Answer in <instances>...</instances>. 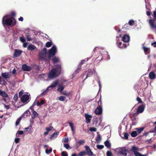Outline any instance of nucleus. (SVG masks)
Masks as SVG:
<instances>
[{
  "label": "nucleus",
  "mask_w": 156,
  "mask_h": 156,
  "mask_svg": "<svg viewBox=\"0 0 156 156\" xmlns=\"http://www.w3.org/2000/svg\"><path fill=\"white\" fill-rule=\"evenodd\" d=\"M9 16L6 15L3 17L2 23L3 26H14L16 24V20L13 17L8 18Z\"/></svg>",
  "instance_id": "obj_1"
},
{
  "label": "nucleus",
  "mask_w": 156,
  "mask_h": 156,
  "mask_svg": "<svg viewBox=\"0 0 156 156\" xmlns=\"http://www.w3.org/2000/svg\"><path fill=\"white\" fill-rule=\"evenodd\" d=\"M85 151L80 152L77 155V156H85L86 154L88 156H92L93 155V153L91 151L90 147L88 146H85Z\"/></svg>",
  "instance_id": "obj_2"
},
{
  "label": "nucleus",
  "mask_w": 156,
  "mask_h": 156,
  "mask_svg": "<svg viewBox=\"0 0 156 156\" xmlns=\"http://www.w3.org/2000/svg\"><path fill=\"white\" fill-rule=\"evenodd\" d=\"M57 52L56 48L55 46H53L49 50L48 54V58L50 59L53 57Z\"/></svg>",
  "instance_id": "obj_3"
},
{
  "label": "nucleus",
  "mask_w": 156,
  "mask_h": 156,
  "mask_svg": "<svg viewBox=\"0 0 156 156\" xmlns=\"http://www.w3.org/2000/svg\"><path fill=\"white\" fill-rule=\"evenodd\" d=\"M116 151L119 154L123 156H126L127 153L129 151L128 149L125 147H120L117 149Z\"/></svg>",
  "instance_id": "obj_4"
},
{
  "label": "nucleus",
  "mask_w": 156,
  "mask_h": 156,
  "mask_svg": "<svg viewBox=\"0 0 156 156\" xmlns=\"http://www.w3.org/2000/svg\"><path fill=\"white\" fill-rule=\"evenodd\" d=\"M98 107H97L95 110L94 112L97 115H100L101 114L102 112V109L101 108L102 103L101 98H100L98 102Z\"/></svg>",
  "instance_id": "obj_5"
},
{
  "label": "nucleus",
  "mask_w": 156,
  "mask_h": 156,
  "mask_svg": "<svg viewBox=\"0 0 156 156\" xmlns=\"http://www.w3.org/2000/svg\"><path fill=\"white\" fill-rule=\"evenodd\" d=\"M139 149L138 147L133 146L132 147L131 150L133 151L135 156H145V155L142 154L138 151H139Z\"/></svg>",
  "instance_id": "obj_6"
},
{
  "label": "nucleus",
  "mask_w": 156,
  "mask_h": 156,
  "mask_svg": "<svg viewBox=\"0 0 156 156\" xmlns=\"http://www.w3.org/2000/svg\"><path fill=\"white\" fill-rule=\"evenodd\" d=\"M47 49L44 48L39 53V56L41 59H44L45 58L47 53Z\"/></svg>",
  "instance_id": "obj_7"
},
{
  "label": "nucleus",
  "mask_w": 156,
  "mask_h": 156,
  "mask_svg": "<svg viewBox=\"0 0 156 156\" xmlns=\"http://www.w3.org/2000/svg\"><path fill=\"white\" fill-rule=\"evenodd\" d=\"M55 68L53 69H55V71L57 73V76H58L61 73V67L60 65L57 64L55 66Z\"/></svg>",
  "instance_id": "obj_8"
},
{
  "label": "nucleus",
  "mask_w": 156,
  "mask_h": 156,
  "mask_svg": "<svg viewBox=\"0 0 156 156\" xmlns=\"http://www.w3.org/2000/svg\"><path fill=\"white\" fill-rule=\"evenodd\" d=\"M57 76V73L55 69H51V71L49 72L48 76L49 78H51L55 77V76Z\"/></svg>",
  "instance_id": "obj_9"
},
{
  "label": "nucleus",
  "mask_w": 156,
  "mask_h": 156,
  "mask_svg": "<svg viewBox=\"0 0 156 156\" xmlns=\"http://www.w3.org/2000/svg\"><path fill=\"white\" fill-rule=\"evenodd\" d=\"M22 69L25 71H30L31 69V67L26 64H23L22 66Z\"/></svg>",
  "instance_id": "obj_10"
},
{
  "label": "nucleus",
  "mask_w": 156,
  "mask_h": 156,
  "mask_svg": "<svg viewBox=\"0 0 156 156\" xmlns=\"http://www.w3.org/2000/svg\"><path fill=\"white\" fill-rule=\"evenodd\" d=\"M29 99L28 96L27 94L23 95L21 98V100L22 102L25 103Z\"/></svg>",
  "instance_id": "obj_11"
},
{
  "label": "nucleus",
  "mask_w": 156,
  "mask_h": 156,
  "mask_svg": "<svg viewBox=\"0 0 156 156\" xmlns=\"http://www.w3.org/2000/svg\"><path fill=\"white\" fill-rule=\"evenodd\" d=\"M144 108L145 105L144 104H142L138 107L137 111L139 113H142L143 112Z\"/></svg>",
  "instance_id": "obj_12"
},
{
  "label": "nucleus",
  "mask_w": 156,
  "mask_h": 156,
  "mask_svg": "<svg viewBox=\"0 0 156 156\" xmlns=\"http://www.w3.org/2000/svg\"><path fill=\"white\" fill-rule=\"evenodd\" d=\"M85 117L86 120V122L87 123H88L90 122L91 118L92 117V115H88V114L85 115Z\"/></svg>",
  "instance_id": "obj_13"
},
{
  "label": "nucleus",
  "mask_w": 156,
  "mask_h": 156,
  "mask_svg": "<svg viewBox=\"0 0 156 156\" xmlns=\"http://www.w3.org/2000/svg\"><path fill=\"white\" fill-rule=\"evenodd\" d=\"M122 38V40L124 42H128L129 41V36L127 34L124 35Z\"/></svg>",
  "instance_id": "obj_14"
},
{
  "label": "nucleus",
  "mask_w": 156,
  "mask_h": 156,
  "mask_svg": "<svg viewBox=\"0 0 156 156\" xmlns=\"http://www.w3.org/2000/svg\"><path fill=\"white\" fill-rule=\"evenodd\" d=\"M22 51L20 50H15V52L14 54V56L15 57H18L21 54Z\"/></svg>",
  "instance_id": "obj_15"
},
{
  "label": "nucleus",
  "mask_w": 156,
  "mask_h": 156,
  "mask_svg": "<svg viewBox=\"0 0 156 156\" xmlns=\"http://www.w3.org/2000/svg\"><path fill=\"white\" fill-rule=\"evenodd\" d=\"M86 72H87V73L86 78L83 80H86L88 77H90L93 73V71L91 70L90 69L87 70V71H86Z\"/></svg>",
  "instance_id": "obj_16"
},
{
  "label": "nucleus",
  "mask_w": 156,
  "mask_h": 156,
  "mask_svg": "<svg viewBox=\"0 0 156 156\" xmlns=\"http://www.w3.org/2000/svg\"><path fill=\"white\" fill-rule=\"evenodd\" d=\"M85 142V141L83 140H80L76 141V145L77 147H78L79 146L83 144Z\"/></svg>",
  "instance_id": "obj_17"
},
{
  "label": "nucleus",
  "mask_w": 156,
  "mask_h": 156,
  "mask_svg": "<svg viewBox=\"0 0 156 156\" xmlns=\"http://www.w3.org/2000/svg\"><path fill=\"white\" fill-rule=\"evenodd\" d=\"M36 49V47L31 44H30L27 47V49L31 51H33Z\"/></svg>",
  "instance_id": "obj_18"
},
{
  "label": "nucleus",
  "mask_w": 156,
  "mask_h": 156,
  "mask_svg": "<svg viewBox=\"0 0 156 156\" xmlns=\"http://www.w3.org/2000/svg\"><path fill=\"white\" fill-rule=\"evenodd\" d=\"M2 76L4 79L9 78L11 77L10 75L8 73H2Z\"/></svg>",
  "instance_id": "obj_19"
},
{
  "label": "nucleus",
  "mask_w": 156,
  "mask_h": 156,
  "mask_svg": "<svg viewBox=\"0 0 156 156\" xmlns=\"http://www.w3.org/2000/svg\"><path fill=\"white\" fill-rule=\"evenodd\" d=\"M59 83V81L58 80H56L55 81L53 82L50 85L51 87V89L56 87L58 84Z\"/></svg>",
  "instance_id": "obj_20"
},
{
  "label": "nucleus",
  "mask_w": 156,
  "mask_h": 156,
  "mask_svg": "<svg viewBox=\"0 0 156 156\" xmlns=\"http://www.w3.org/2000/svg\"><path fill=\"white\" fill-rule=\"evenodd\" d=\"M156 75L153 72H151L149 74V77L151 79H154L155 78Z\"/></svg>",
  "instance_id": "obj_21"
},
{
  "label": "nucleus",
  "mask_w": 156,
  "mask_h": 156,
  "mask_svg": "<svg viewBox=\"0 0 156 156\" xmlns=\"http://www.w3.org/2000/svg\"><path fill=\"white\" fill-rule=\"evenodd\" d=\"M142 49L144 50V52L145 54H147L149 53L150 52V49L149 48H147L145 46H143Z\"/></svg>",
  "instance_id": "obj_22"
},
{
  "label": "nucleus",
  "mask_w": 156,
  "mask_h": 156,
  "mask_svg": "<svg viewBox=\"0 0 156 156\" xmlns=\"http://www.w3.org/2000/svg\"><path fill=\"white\" fill-rule=\"evenodd\" d=\"M30 112L29 111V110H27L22 115L21 117H24L26 118L27 117L28 115L30 114Z\"/></svg>",
  "instance_id": "obj_23"
},
{
  "label": "nucleus",
  "mask_w": 156,
  "mask_h": 156,
  "mask_svg": "<svg viewBox=\"0 0 156 156\" xmlns=\"http://www.w3.org/2000/svg\"><path fill=\"white\" fill-rule=\"evenodd\" d=\"M118 46L119 47L121 48H125L127 47V45L126 44H122V42H119L118 44Z\"/></svg>",
  "instance_id": "obj_24"
},
{
  "label": "nucleus",
  "mask_w": 156,
  "mask_h": 156,
  "mask_svg": "<svg viewBox=\"0 0 156 156\" xmlns=\"http://www.w3.org/2000/svg\"><path fill=\"white\" fill-rule=\"evenodd\" d=\"M52 60L53 63H56L59 62V58L58 57L55 56L53 57Z\"/></svg>",
  "instance_id": "obj_25"
},
{
  "label": "nucleus",
  "mask_w": 156,
  "mask_h": 156,
  "mask_svg": "<svg viewBox=\"0 0 156 156\" xmlns=\"http://www.w3.org/2000/svg\"><path fill=\"white\" fill-rule=\"evenodd\" d=\"M97 133L98 135L96 138L95 140L97 143H98L101 141V136L99 134L98 132Z\"/></svg>",
  "instance_id": "obj_26"
},
{
  "label": "nucleus",
  "mask_w": 156,
  "mask_h": 156,
  "mask_svg": "<svg viewBox=\"0 0 156 156\" xmlns=\"http://www.w3.org/2000/svg\"><path fill=\"white\" fill-rule=\"evenodd\" d=\"M105 146L108 148H110L111 146V144L109 142V140H106L104 143Z\"/></svg>",
  "instance_id": "obj_27"
},
{
  "label": "nucleus",
  "mask_w": 156,
  "mask_h": 156,
  "mask_svg": "<svg viewBox=\"0 0 156 156\" xmlns=\"http://www.w3.org/2000/svg\"><path fill=\"white\" fill-rule=\"evenodd\" d=\"M0 95L4 98H7L8 95L4 91L0 90Z\"/></svg>",
  "instance_id": "obj_28"
},
{
  "label": "nucleus",
  "mask_w": 156,
  "mask_h": 156,
  "mask_svg": "<svg viewBox=\"0 0 156 156\" xmlns=\"http://www.w3.org/2000/svg\"><path fill=\"white\" fill-rule=\"evenodd\" d=\"M58 88L57 89V90L59 92L61 93L62 91L63 90L65 87L62 86V85H59L58 86Z\"/></svg>",
  "instance_id": "obj_29"
},
{
  "label": "nucleus",
  "mask_w": 156,
  "mask_h": 156,
  "mask_svg": "<svg viewBox=\"0 0 156 156\" xmlns=\"http://www.w3.org/2000/svg\"><path fill=\"white\" fill-rule=\"evenodd\" d=\"M38 114L34 110L32 112V118L34 119L38 116Z\"/></svg>",
  "instance_id": "obj_30"
},
{
  "label": "nucleus",
  "mask_w": 156,
  "mask_h": 156,
  "mask_svg": "<svg viewBox=\"0 0 156 156\" xmlns=\"http://www.w3.org/2000/svg\"><path fill=\"white\" fill-rule=\"evenodd\" d=\"M144 127H142L139 128H136V130H137V132L138 133V134H140L142 131H143L144 129Z\"/></svg>",
  "instance_id": "obj_31"
},
{
  "label": "nucleus",
  "mask_w": 156,
  "mask_h": 156,
  "mask_svg": "<svg viewBox=\"0 0 156 156\" xmlns=\"http://www.w3.org/2000/svg\"><path fill=\"white\" fill-rule=\"evenodd\" d=\"M58 133H55L52 135H51L50 137L51 140L52 139H54L56 138L58 135Z\"/></svg>",
  "instance_id": "obj_32"
},
{
  "label": "nucleus",
  "mask_w": 156,
  "mask_h": 156,
  "mask_svg": "<svg viewBox=\"0 0 156 156\" xmlns=\"http://www.w3.org/2000/svg\"><path fill=\"white\" fill-rule=\"evenodd\" d=\"M134 23V20H130L128 24L126 23L124 25V27H126V25H127L128 24H129L130 26H132L133 25Z\"/></svg>",
  "instance_id": "obj_33"
},
{
  "label": "nucleus",
  "mask_w": 156,
  "mask_h": 156,
  "mask_svg": "<svg viewBox=\"0 0 156 156\" xmlns=\"http://www.w3.org/2000/svg\"><path fill=\"white\" fill-rule=\"evenodd\" d=\"M138 134L136 131H133L131 133V136L133 137H135Z\"/></svg>",
  "instance_id": "obj_34"
},
{
  "label": "nucleus",
  "mask_w": 156,
  "mask_h": 156,
  "mask_svg": "<svg viewBox=\"0 0 156 156\" xmlns=\"http://www.w3.org/2000/svg\"><path fill=\"white\" fill-rule=\"evenodd\" d=\"M52 44V42L48 41L46 44V46L47 48H49L51 46Z\"/></svg>",
  "instance_id": "obj_35"
},
{
  "label": "nucleus",
  "mask_w": 156,
  "mask_h": 156,
  "mask_svg": "<svg viewBox=\"0 0 156 156\" xmlns=\"http://www.w3.org/2000/svg\"><path fill=\"white\" fill-rule=\"evenodd\" d=\"M22 119V117H20L16 120V126H18L20 123V121Z\"/></svg>",
  "instance_id": "obj_36"
},
{
  "label": "nucleus",
  "mask_w": 156,
  "mask_h": 156,
  "mask_svg": "<svg viewBox=\"0 0 156 156\" xmlns=\"http://www.w3.org/2000/svg\"><path fill=\"white\" fill-rule=\"evenodd\" d=\"M52 151V149L51 148H50L49 150L46 149L45 150V152L46 154H49L51 153Z\"/></svg>",
  "instance_id": "obj_37"
},
{
  "label": "nucleus",
  "mask_w": 156,
  "mask_h": 156,
  "mask_svg": "<svg viewBox=\"0 0 156 156\" xmlns=\"http://www.w3.org/2000/svg\"><path fill=\"white\" fill-rule=\"evenodd\" d=\"M69 141V139L68 137L64 138L62 139V142L64 143H67Z\"/></svg>",
  "instance_id": "obj_38"
},
{
  "label": "nucleus",
  "mask_w": 156,
  "mask_h": 156,
  "mask_svg": "<svg viewBox=\"0 0 156 156\" xmlns=\"http://www.w3.org/2000/svg\"><path fill=\"white\" fill-rule=\"evenodd\" d=\"M53 128V127L50 126L49 127H46V131L48 132L49 131L51 130Z\"/></svg>",
  "instance_id": "obj_39"
},
{
  "label": "nucleus",
  "mask_w": 156,
  "mask_h": 156,
  "mask_svg": "<svg viewBox=\"0 0 156 156\" xmlns=\"http://www.w3.org/2000/svg\"><path fill=\"white\" fill-rule=\"evenodd\" d=\"M66 99V97L64 96H61L59 98V100L60 101H64Z\"/></svg>",
  "instance_id": "obj_40"
},
{
  "label": "nucleus",
  "mask_w": 156,
  "mask_h": 156,
  "mask_svg": "<svg viewBox=\"0 0 156 156\" xmlns=\"http://www.w3.org/2000/svg\"><path fill=\"white\" fill-rule=\"evenodd\" d=\"M26 36L27 41H30L32 40L31 38L30 37V36L28 34H27Z\"/></svg>",
  "instance_id": "obj_41"
},
{
  "label": "nucleus",
  "mask_w": 156,
  "mask_h": 156,
  "mask_svg": "<svg viewBox=\"0 0 156 156\" xmlns=\"http://www.w3.org/2000/svg\"><path fill=\"white\" fill-rule=\"evenodd\" d=\"M97 148L98 149L101 150L104 147V146L103 145H97Z\"/></svg>",
  "instance_id": "obj_42"
},
{
  "label": "nucleus",
  "mask_w": 156,
  "mask_h": 156,
  "mask_svg": "<svg viewBox=\"0 0 156 156\" xmlns=\"http://www.w3.org/2000/svg\"><path fill=\"white\" fill-rule=\"evenodd\" d=\"M31 127L32 126L31 125H30L28 127L25 128V130H26L27 131H28L29 132L31 129Z\"/></svg>",
  "instance_id": "obj_43"
},
{
  "label": "nucleus",
  "mask_w": 156,
  "mask_h": 156,
  "mask_svg": "<svg viewBox=\"0 0 156 156\" xmlns=\"http://www.w3.org/2000/svg\"><path fill=\"white\" fill-rule=\"evenodd\" d=\"M106 155L107 156H112V152L110 151H108L107 152Z\"/></svg>",
  "instance_id": "obj_44"
},
{
  "label": "nucleus",
  "mask_w": 156,
  "mask_h": 156,
  "mask_svg": "<svg viewBox=\"0 0 156 156\" xmlns=\"http://www.w3.org/2000/svg\"><path fill=\"white\" fill-rule=\"evenodd\" d=\"M67 153L65 151H62L61 152V156H68Z\"/></svg>",
  "instance_id": "obj_45"
},
{
  "label": "nucleus",
  "mask_w": 156,
  "mask_h": 156,
  "mask_svg": "<svg viewBox=\"0 0 156 156\" xmlns=\"http://www.w3.org/2000/svg\"><path fill=\"white\" fill-rule=\"evenodd\" d=\"M124 136L125 137V139H128V136L129 134L127 133H124Z\"/></svg>",
  "instance_id": "obj_46"
},
{
  "label": "nucleus",
  "mask_w": 156,
  "mask_h": 156,
  "mask_svg": "<svg viewBox=\"0 0 156 156\" xmlns=\"http://www.w3.org/2000/svg\"><path fill=\"white\" fill-rule=\"evenodd\" d=\"M18 94H16L14 95V97H13V100L15 101H16L18 99Z\"/></svg>",
  "instance_id": "obj_47"
},
{
  "label": "nucleus",
  "mask_w": 156,
  "mask_h": 156,
  "mask_svg": "<svg viewBox=\"0 0 156 156\" xmlns=\"http://www.w3.org/2000/svg\"><path fill=\"white\" fill-rule=\"evenodd\" d=\"M90 130L91 132H96L97 129L95 127H91L90 129Z\"/></svg>",
  "instance_id": "obj_48"
},
{
  "label": "nucleus",
  "mask_w": 156,
  "mask_h": 156,
  "mask_svg": "<svg viewBox=\"0 0 156 156\" xmlns=\"http://www.w3.org/2000/svg\"><path fill=\"white\" fill-rule=\"evenodd\" d=\"M136 100L138 101V103H143V102H142L141 99L139 97H137L136 98Z\"/></svg>",
  "instance_id": "obj_49"
},
{
  "label": "nucleus",
  "mask_w": 156,
  "mask_h": 156,
  "mask_svg": "<svg viewBox=\"0 0 156 156\" xmlns=\"http://www.w3.org/2000/svg\"><path fill=\"white\" fill-rule=\"evenodd\" d=\"M136 119L135 118H133L132 119L133 122L132 123V125H135L136 124Z\"/></svg>",
  "instance_id": "obj_50"
},
{
  "label": "nucleus",
  "mask_w": 156,
  "mask_h": 156,
  "mask_svg": "<svg viewBox=\"0 0 156 156\" xmlns=\"http://www.w3.org/2000/svg\"><path fill=\"white\" fill-rule=\"evenodd\" d=\"M152 132L151 131L148 132H144L143 134L141 136H147L148 134H149V133Z\"/></svg>",
  "instance_id": "obj_51"
},
{
  "label": "nucleus",
  "mask_w": 156,
  "mask_h": 156,
  "mask_svg": "<svg viewBox=\"0 0 156 156\" xmlns=\"http://www.w3.org/2000/svg\"><path fill=\"white\" fill-rule=\"evenodd\" d=\"M20 41L23 43H24L26 41V40L24 37H20Z\"/></svg>",
  "instance_id": "obj_52"
},
{
  "label": "nucleus",
  "mask_w": 156,
  "mask_h": 156,
  "mask_svg": "<svg viewBox=\"0 0 156 156\" xmlns=\"http://www.w3.org/2000/svg\"><path fill=\"white\" fill-rule=\"evenodd\" d=\"M64 147L66 149H68L69 147V145L68 144H64Z\"/></svg>",
  "instance_id": "obj_53"
},
{
  "label": "nucleus",
  "mask_w": 156,
  "mask_h": 156,
  "mask_svg": "<svg viewBox=\"0 0 156 156\" xmlns=\"http://www.w3.org/2000/svg\"><path fill=\"white\" fill-rule=\"evenodd\" d=\"M15 142L16 144H17L20 142V139L19 138H16L15 140Z\"/></svg>",
  "instance_id": "obj_54"
},
{
  "label": "nucleus",
  "mask_w": 156,
  "mask_h": 156,
  "mask_svg": "<svg viewBox=\"0 0 156 156\" xmlns=\"http://www.w3.org/2000/svg\"><path fill=\"white\" fill-rule=\"evenodd\" d=\"M16 13L14 11H12L11 12V16L12 17H14L16 16Z\"/></svg>",
  "instance_id": "obj_55"
},
{
  "label": "nucleus",
  "mask_w": 156,
  "mask_h": 156,
  "mask_svg": "<svg viewBox=\"0 0 156 156\" xmlns=\"http://www.w3.org/2000/svg\"><path fill=\"white\" fill-rule=\"evenodd\" d=\"M86 61L85 60V59H84V60H82L81 61V62H80V66H81Z\"/></svg>",
  "instance_id": "obj_56"
},
{
  "label": "nucleus",
  "mask_w": 156,
  "mask_h": 156,
  "mask_svg": "<svg viewBox=\"0 0 156 156\" xmlns=\"http://www.w3.org/2000/svg\"><path fill=\"white\" fill-rule=\"evenodd\" d=\"M23 92L24 91L23 90H22L20 91L19 92V95L20 96H21L22 95L23 93Z\"/></svg>",
  "instance_id": "obj_57"
},
{
  "label": "nucleus",
  "mask_w": 156,
  "mask_h": 156,
  "mask_svg": "<svg viewBox=\"0 0 156 156\" xmlns=\"http://www.w3.org/2000/svg\"><path fill=\"white\" fill-rule=\"evenodd\" d=\"M47 93V91L45 90L43 92L41 93V95L42 96L45 95Z\"/></svg>",
  "instance_id": "obj_58"
},
{
  "label": "nucleus",
  "mask_w": 156,
  "mask_h": 156,
  "mask_svg": "<svg viewBox=\"0 0 156 156\" xmlns=\"http://www.w3.org/2000/svg\"><path fill=\"white\" fill-rule=\"evenodd\" d=\"M17 133L18 134L21 135L23 133V132L22 130L18 131Z\"/></svg>",
  "instance_id": "obj_59"
},
{
  "label": "nucleus",
  "mask_w": 156,
  "mask_h": 156,
  "mask_svg": "<svg viewBox=\"0 0 156 156\" xmlns=\"http://www.w3.org/2000/svg\"><path fill=\"white\" fill-rule=\"evenodd\" d=\"M139 113L137 111H136V113H134L133 114V116L135 117H136L138 115V114Z\"/></svg>",
  "instance_id": "obj_60"
},
{
  "label": "nucleus",
  "mask_w": 156,
  "mask_h": 156,
  "mask_svg": "<svg viewBox=\"0 0 156 156\" xmlns=\"http://www.w3.org/2000/svg\"><path fill=\"white\" fill-rule=\"evenodd\" d=\"M69 124L71 128H73L74 127L73 124L72 122H69Z\"/></svg>",
  "instance_id": "obj_61"
},
{
  "label": "nucleus",
  "mask_w": 156,
  "mask_h": 156,
  "mask_svg": "<svg viewBox=\"0 0 156 156\" xmlns=\"http://www.w3.org/2000/svg\"><path fill=\"white\" fill-rule=\"evenodd\" d=\"M51 89H51V86H50L47 88L46 90L48 92L49 90H51Z\"/></svg>",
  "instance_id": "obj_62"
},
{
  "label": "nucleus",
  "mask_w": 156,
  "mask_h": 156,
  "mask_svg": "<svg viewBox=\"0 0 156 156\" xmlns=\"http://www.w3.org/2000/svg\"><path fill=\"white\" fill-rule=\"evenodd\" d=\"M44 103V100H41V101L40 102V104L41 105H43Z\"/></svg>",
  "instance_id": "obj_63"
},
{
  "label": "nucleus",
  "mask_w": 156,
  "mask_h": 156,
  "mask_svg": "<svg viewBox=\"0 0 156 156\" xmlns=\"http://www.w3.org/2000/svg\"><path fill=\"white\" fill-rule=\"evenodd\" d=\"M151 45H153L154 47H156V41L154 42L151 44Z\"/></svg>",
  "instance_id": "obj_64"
}]
</instances>
